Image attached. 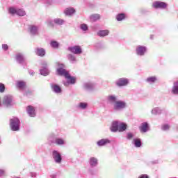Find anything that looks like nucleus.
<instances>
[{"label":"nucleus","mask_w":178,"mask_h":178,"mask_svg":"<svg viewBox=\"0 0 178 178\" xmlns=\"http://www.w3.org/2000/svg\"><path fill=\"white\" fill-rule=\"evenodd\" d=\"M161 129L163 130L164 131H166V130H169V124H164L161 127Z\"/></svg>","instance_id":"obj_41"},{"label":"nucleus","mask_w":178,"mask_h":178,"mask_svg":"<svg viewBox=\"0 0 178 178\" xmlns=\"http://www.w3.org/2000/svg\"><path fill=\"white\" fill-rule=\"evenodd\" d=\"M16 60L22 66H26L27 65L26 58H24V56L22 54H17L16 55Z\"/></svg>","instance_id":"obj_11"},{"label":"nucleus","mask_w":178,"mask_h":178,"mask_svg":"<svg viewBox=\"0 0 178 178\" xmlns=\"http://www.w3.org/2000/svg\"><path fill=\"white\" fill-rule=\"evenodd\" d=\"M47 25H49L50 27H54L55 24V22H54V19H48L47 21Z\"/></svg>","instance_id":"obj_38"},{"label":"nucleus","mask_w":178,"mask_h":178,"mask_svg":"<svg viewBox=\"0 0 178 178\" xmlns=\"http://www.w3.org/2000/svg\"><path fill=\"white\" fill-rule=\"evenodd\" d=\"M106 99L108 102H110L111 104H114L113 110L117 112L123 111V109H126V108H127V104H126V102L122 100L118 101V98L113 95L107 96Z\"/></svg>","instance_id":"obj_1"},{"label":"nucleus","mask_w":178,"mask_h":178,"mask_svg":"<svg viewBox=\"0 0 178 178\" xmlns=\"http://www.w3.org/2000/svg\"><path fill=\"white\" fill-rule=\"evenodd\" d=\"M2 49H3V51H8V49H9V46H8V44H3Z\"/></svg>","instance_id":"obj_42"},{"label":"nucleus","mask_w":178,"mask_h":178,"mask_svg":"<svg viewBox=\"0 0 178 178\" xmlns=\"http://www.w3.org/2000/svg\"><path fill=\"white\" fill-rule=\"evenodd\" d=\"M91 22H97V20H99V15L98 14H93L90 17Z\"/></svg>","instance_id":"obj_34"},{"label":"nucleus","mask_w":178,"mask_h":178,"mask_svg":"<svg viewBox=\"0 0 178 178\" xmlns=\"http://www.w3.org/2000/svg\"><path fill=\"white\" fill-rule=\"evenodd\" d=\"M127 129V124L124 122H122L120 121L119 127H118V131L120 133H123V131H126Z\"/></svg>","instance_id":"obj_21"},{"label":"nucleus","mask_w":178,"mask_h":178,"mask_svg":"<svg viewBox=\"0 0 178 178\" xmlns=\"http://www.w3.org/2000/svg\"><path fill=\"white\" fill-rule=\"evenodd\" d=\"M152 163H153V164L158 163V161H152Z\"/></svg>","instance_id":"obj_48"},{"label":"nucleus","mask_w":178,"mask_h":178,"mask_svg":"<svg viewBox=\"0 0 178 178\" xmlns=\"http://www.w3.org/2000/svg\"><path fill=\"white\" fill-rule=\"evenodd\" d=\"M8 12L10 15H17V16H26V11L22 8H15L14 7H10Z\"/></svg>","instance_id":"obj_4"},{"label":"nucleus","mask_w":178,"mask_h":178,"mask_svg":"<svg viewBox=\"0 0 178 178\" xmlns=\"http://www.w3.org/2000/svg\"><path fill=\"white\" fill-rule=\"evenodd\" d=\"M54 24H57V26H62V24H65V21L60 18H56L54 19Z\"/></svg>","instance_id":"obj_32"},{"label":"nucleus","mask_w":178,"mask_h":178,"mask_svg":"<svg viewBox=\"0 0 178 178\" xmlns=\"http://www.w3.org/2000/svg\"><path fill=\"white\" fill-rule=\"evenodd\" d=\"M129 84V79L126 78H120L116 81V85L118 87H123Z\"/></svg>","instance_id":"obj_14"},{"label":"nucleus","mask_w":178,"mask_h":178,"mask_svg":"<svg viewBox=\"0 0 178 178\" xmlns=\"http://www.w3.org/2000/svg\"><path fill=\"white\" fill-rule=\"evenodd\" d=\"M152 8L154 9H166L168 3L163 1H154L152 3Z\"/></svg>","instance_id":"obj_7"},{"label":"nucleus","mask_w":178,"mask_h":178,"mask_svg":"<svg viewBox=\"0 0 178 178\" xmlns=\"http://www.w3.org/2000/svg\"><path fill=\"white\" fill-rule=\"evenodd\" d=\"M76 10L73 8H68L65 11L64 13L66 15V16H72V15H74L75 13Z\"/></svg>","instance_id":"obj_29"},{"label":"nucleus","mask_w":178,"mask_h":178,"mask_svg":"<svg viewBox=\"0 0 178 178\" xmlns=\"http://www.w3.org/2000/svg\"><path fill=\"white\" fill-rule=\"evenodd\" d=\"M50 87L55 94H61L62 92V88L59 86V85L56 83H51Z\"/></svg>","instance_id":"obj_13"},{"label":"nucleus","mask_w":178,"mask_h":178,"mask_svg":"<svg viewBox=\"0 0 178 178\" xmlns=\"http://www.w3.org/2000/svg\"><path fill=\"white\" fill-rule=\"evenodd\" d=\"M132 143L134 144V147H136V148H140L143 145V143H141L140 138H134Z\"/></svg>","instance_id":"obj_24"},{"label":"nucleus","mask_w":178,"mask_h":178,"mask_svg":"<svg viewBox=\"0 0 178 178\" xmlns=\"http://www.w3.org/2000/svg\"><path fill=\"white\" fill-rule=\"evenodd\" d=\"M35 54L38 56H45V49L38 47L35 49Z\"/></svg>","instance_id":"obj_26"},{"label":"nucleus","mask_w":178,"mask_h":178,"mask_svg":"<svg viewBox=\"0 0 178 178\" xmlns=\"http://www.w3.org/2000/svg\"><path fill=\"white\" fill-rule=\"evenodd\" d=\"M0 92H5V85L0 83Z\"/></svg>","instance_id":"obj_39"},{"label":"nucleus","mask_w":178,"mask_h":178,"mask_svg":"<svg viewBox=\"0 0 178 178\" xmlns=\"http://www.w3.org/2000/svg\"><path fill=\"white\" fill-rule=\"evenodd\" d=\"M67 59L69 60L70 63L74 64L77 62V58H76V56L72 54H69L67 55Z\"/></svg>","instance_id":"obj_22"},{"label":"nucleus","mask_w":178,"mask_h":178,"mask_svg":"<svg viewBox=\"0 0 178 178\" xmlns=\"http://www.w3.org/2000/svg\"><path fill=\"white\" fill-rule=\"evenodd\" d=\"M52 156L56 163H62V154H60L58 150H54L52 152Z\"/></svg>","instance_id":"obj_9"},{"label":"nucleus","mask_w":178,"mask_h":178,"mask_svg":"<svg viewBox=\"0 0 178 178\" xmlns=\"http://www.w3.org/2000/svg\"><path fill=\"white\" fill-rule=\"evenodd\" d=\"M140 130L141 133H147L149 130V125L148 122H143L142 123L141 126L140 127Z\"/></svg>","instance_id":"obj_20"},{"label":"nucleus","mask_w":178,"mask_h":178,"mask_svg":"<svg viewBox=\"0 0 178 178\" xmlns=\"http://www.w3.org/2000/svg\"><path fill=\"white\" fill-rule=\"evenodd\" d=\"M88 162L90 168H97L98 166V159L95 157H90Z\"/></svg>","instance_id":"obj_15"},{"label":"nucleus","mask_w":178,"mask_h":178,"mask_svg":"<svg viewBox=\"0 0 178 178\" xmlns=\"http://www.w3.org/2000/svg\"><path fill=\"white\" fill-rule=\"evenodd\" d=\"M57 73L59 76H64L67 81L63 82L65 87H68L70 84H76V77L70 76V74L65 69L59 67L57 69Z\"/></svg>","instance_id":"obj_2"},{"label":"nucleus","mask_w":178,"mask_h":178,"mask_svg":"<svg viewBox=\"0 0 178 178\" xmlns=\"http://www.w3.org/2000/svg\"><path fill=\"white\" fill-rule=\"evenodd\" d=\"M17 87L20 89L24 88L26 87V82L23 81H18L17 82Z\"/></svg>","instance_id":"obj_33"},{"label":"nucleus","mask_w":178,"mask_h":178,"mask_svg":"<svg viewBox=\"0 0 178 178\" xmlns=\"http://www.w3.org/2000/svg\"><path fill=\"white\" fill-rule=\"evenodd\" d=\"M29 74H30L31 76H34V71H33V70H29Z\"/></svg>","instance_id":"obj_45"},{"label":"nucleus","mask_w":178,"mask_h":178,"mask_svg":"<svg viewBox=\"0 0 178 178\" xmlns=\"http://www.w3.org/2000/svg\"><path fill=\"white\" fill-rule=\"evenodd\" d=\"M171 92L174 95H178V80L174 82Z\"/></svg>","instance_id":"obj_27"},{"label":"nucleus","mask_w":178,"mask_h":178,"mask_svg":"<svg viewBox=\"0 0 178 178\" xmlns=\"http://www.w3.org/2000/svg\"><path fill=\"white\" fill-rule=\"evenodd\" d=\"M2 176H5V170H0V177H2Z\"/></svg>","instance_id":"obj_43"},{"label":"nucleus","mask_w":178,"mask_h":178,"mask_svg":"<svg viewBox=\"0 0 178 178\" xmlns=\"http://www.w3.org/2000/svg\"><path fill=\"white\" fill-rule=\"evenodd\" d=\"M146 81L149 83V84H154V83L156 81V78L155 76H150L147 78Z\"/></svg>","instance_id":"obj_35"},{"label":"nucleus","mask_w":178,"mask_h":178,"mask_svg":"<svg viewBox=\"0 0 178 178\" xmlns=\"http://www.w3.org/2000/svg\"><path fill=\"white\" fill-rule=\"evenodd\" d=\"M95 87V85H94V83L91 82H87L83 83V88L87 91H92Z\"/></svg>","instance_id":"obj_19"},{"label":"nucleus","mask_w":178,"mask_h":178,"mask_svg":"<svg viewBox=\"0 0 178 178\" xmlns=\"http://www.w3.org/2000/svg\"><path fill=\"white\" fill-rule=\"evenodd\" d=\"M49 178H56V175L55 174L51 175Z\"/></svg>","instance_id":"obj_46"},{"label":"nucleus","mask_w":178,"mask_h":178,"mask_svg":"<svg viewBox=\"0 0 178 178\" xmlns=\"http://www.w3.org/2000/svg\"><path fill=\"white\" fill-rule=\"evenodd\" d=\"M50 45L52 48H59V43L55 40L51 41L50 42Z\"/></svg>","instance_id":"obj_36"},{"label":"nucleus","mask_w":178,"mask_h":178,"mask_svg":"<svg viewBox=\"0 0 178 178\" xmlns=\"http://www.w3.org/2000/svg\"><path fill=\"white\" fill-rule=\"evenodd\" d=\"M162 112H163V110H162V108L159 107H155L152 110L151 113L152 115H161Z\"/></svg>","instance_id":"obj_28"},{"label":"nucleus","mask_w":178,"mask_h":178,"mask_svg":"<svg viewBox=\"0 0 178 178\" xmlns=\"http://www.w3.org/2000/svg\"><path fill=\"white\" fill-rule=\"evenodd\" d=\"M98 147H104L108 144H111V140L108 138L101 139L97 142Z\"/></svg>","instance_id":"obj_18"},{"label":"nucleus","mask_w":178,"mask_h":178,"mask_svg":"<svg viewBox=\"0 0 178 178\" xmlns=\"http://www.w3.org/2000/svg\"><path fill=\"white\" fill-rule=\"evenodd\" d=\"M10 126L13 131H19L20 130V120L16 117L11 118Z\"/></svg>","instance_id":"obj_3"},{"label":"nucleus","mask_w":178,"mask_h":178,"mask_svg":"<svg viewBox=\"0 0 178 178\" xmlns=\"http://www.w3.org/2000/svg\"><path fill=\"white\" fill-rule=\"evenodd\" d=\"M13 97L10 95H6L3 100V105L6 106H12L13 105Z\"/></svg>","instance_id":"obj_10"},{"label":"nucleus","mask_w":178,"mask_h":178,"mask_svg":"<svg viewBox=\"0 0 178 178\" xmlns=\"http://www.w3.org/2000/svg\"><path fill=\"white\" fill-rule=\"evenodd\" d=\"M119 124L120 121L118 120H115L112 122L111 126L110 127L111 133H118V131H119Z\"/></svg>","instance_id":"obj_12"},{"label":"nucleus","mask_w":178,"mask_h":178,"mask_svg":"<svg viewBox=\"0 0 178 178\" xmlns=\"http://www.w3.org/2000/svg\"><path fill=\"white\" fill-rule=\"evenodd\" d=\"M67 51H70V52L74 54V55H80L83 54V49H81V47L79 45L69 47Z\"/></svg>","instance_id":"obj_6"},{"label":"nucleus","mask_w":178,"mask_h":178,"mask_svg":"<svg viewBox=\"0 0 178 178\" xmlns=\"http://www.w3.org/2000/svg\"><path fill=\"white\" fill-rule=\"evenodd\" d=\"M42 67L40 70V74L41 76H48L49 74V69L48 68V63L47 61H42Z\"/></svg>","instance_id":"obj_5"},{"label":"nucleus","mask_w":178,"mask_h":178,"mask_svg":"<svg viewBox=\"0 0 178 178\" xmlns=\"http://www.w3.org/2000/svg\"><path fill=\"white\" fill-rule=\"evenodd\" d=\"M31 177H35L37 176V174L35 172H31Z\"/></svg>","instance_id":"obj_44"},{"label":"nucleus","mask_w":178,"mask_h":178,"mask_svg":"<svg viewBox=\"0 0 178 178\" xmlns=\"http://www.w3.org/2000/svg\"><path fill=\"white\" fill-rule=\"evenodd\" d=\"M26 112L31 118H35V109L32 106H29L26 108Z\"/></svg>","instance_id":"obj_16"},{"label":"nucleus","mask_w":178,"mask_h":178,"mask_svg":"<svg viewBox=\"0 0 178 178\" xmlns=\"http://www.w3.org/2000/svg\"><path fill=\"white\" fill-rule=\"evenodd\" d=\"M77 108L81 111H86L88 108V103L87 102H79L77 105Z\"/></svg>","instance_id":"obj_23"},{"label":"nucleus","mask_w":178,"mask_h":178,"mask_svg":"<svg viewBox=\"0 0 178 178\" xmlns=\"http://www.w3.org/2000/svg\"><path fill=\"white\" fill-rule=\"evenodd\" d=\"M134 137V135L132 133H128L127 134V140H131Z\"/></svg>","instance_id":"obj_40"},{"label":"nucleus","mask_w":178,"mask_h":178,"mask_svg":"<svg viewBox=\"0 0 178 178\" xmlns=\"http://www.w3.org/2000/svg\"><path fill=\"white\" fill-rule=\"evenodd\" d=\"M150 40H154V35H150Z\"/></svg>","instance_id":"obj_47"},{"label":"nucleus","mask_w":178,"mask_h":178,"mask_svg":"<svg viewBox=\"0 0 178 178\" xmlns=\"http://www.w3.org/2000/svg\"><path fill=\"white\" fill-rule=\"evenodd\" d=\"M0 144H1V141H0Z\"/></svg>","instance_id":"obj_49"},{"label":"nucleus","mask_w":178,"mask_h":178,"mask_svg":"<svg viewBox=\"0 0 178 178\" xmlns=\"http://www.w3.org/2000/svg\"><path fill=\"white\" fill-rule=\"evenodd\" d=\"M136 52L138 56H144L147 53V47L138 45L136 48Z\"/></svg>","instance_id":"obj_8"},{"label":"nucleus","mask_w":178,"mask_h":178,"mask_svg":"<svg viewBox=\"0 0 178 178\" xmlns=\"http://www.w3.org/2000/svg\"><path fill=\"white\" fill-rule=\"evenodd\" d=\"M126 19V15L124 13H119L116 15V20L118 22H122Z\"/></svg>","instance_id":"obj_30"},{"label":"nucleus","mask_w":178,"mask_h":178,"mask_svg":"<svg viewBox=\"0 0 178 178\" xmlns=\"http://www.w3.org/2000/svg\"><path fill=\"white\" fill-rule=\"evenodd\" d=\"M29 31L31 35H38V26L35 25H30Z\"/></svg>","instance_id":"obj_17"},{"label":"nucleus","mask_w":178,"mask_h":178,"mask_svg":"<svg viewBox=\"0 0 178 178\" xmlns=\"http://www.w3.org/2000/svg\"><path fill=\"white\" fill-rule=\"evenodd\" d=\"M80 27L83 31H87L88 30V26L86 24H81Z\"/></svg>","instance_id":"obj_37"},{"label":"nucleus","mask_w":178,"mask_h":178,"mask_svg":"<svg viewBox=\"0 0 178 178\" xmlns=\"http://www.w3.org/2000/svg\"><path fill=\"white\" fill-rule=\"evenodd\" d=\"M98 37H106V35H109V30H100L97 32Z\"/></svg>","instance_id":"obj_25"},{"label":"nucleus","mask_w":178,"mask_h":178,"mask_svg":"<svg viewBox=\"0 0 178 178\" xmlns=\"http://www.w3.org/2000/svg\"><path fill=\"white\" fill-rule=\"evenodd\" d=\"M54 144H56L57 145H63L65 144V140L62 138H56L54 141H53Z\"/></svg>","instance_id":"obj_31"}]
</instances>
